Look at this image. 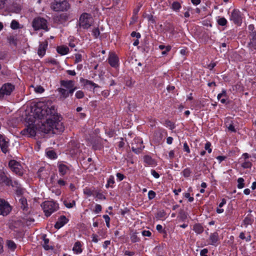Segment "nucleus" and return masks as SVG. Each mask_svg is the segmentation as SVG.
Segmentation results:
<instances>
[{
	"mask_svg": "<svg viewBox=\"0 0 256 256\" xmlns=\"http://www.w3.org/2000/svg\"><path fill=\"white\" fill-rule=\"evenodd\" d=\"M57 184L60 186H64L66 184V182L62 178H59L57 181Z\"/></svg>",
	"mask_w": 256,
	"mask_h": 256,
	"instance_id": "42",
	"label": "nucleus"
},
{
	"mask_svg": "<svg viewBox=\"0 0 256 256\" xmlns=\"http://www.w3.org/2000/svg\"><path fill=\"white\" fill-rule=\"evenodd\" d=\"M156 196V193L153 190H150L148 192V197L150 200L153 199Z\"/></svg>",
	"mask_w": 256,
	"mask_h": 256,
	"instance_id": "50",
	"label": "nucleus"
},
{
	"mask_svg": "<svg viewBox=\"0 0 256 256\" xmlns=\"http://www.w3.org/2000/svg\"><path fill=\"white\" fill-rule=\"evenodd\" d=\"M19 202L21 205V208L24 210H25L27 208L28 205L26 200L25 198L22 197L19 199Z\"/></svg>",
	"mask_w": 256,
	"mask_h": 256,
	"instance_id": "26",
	"label": "nucleus"
},
{
	"mask_svg": "<svg viewBox=\"0 0 256 256\" xmlns=\"http://www.w3.org/2000/svg\"><path fill=\"white\" fill-rule=\"evenodd\" d=\"M47 156L52 159H54L57 158V155L54 151L52 150H48L46 152Z\"/></svg>",
	"mask_w": 256,
	"mask_h": 256,
	"instance_id": "28",
	"label": "nucleus"
},
{
	"mask_svg": "<svg viewBox=\"0 0 256 256\" xmlns=\"http://www.w3.org/2000/svg\"><path fill=\"white\" fill-rule=\"evenodd\" d=\"M57 166L59 174L61 176L69 174L71 172V166L70 164L58 162Z\"/></svg>",
	"mask_w": 256,
	"mask_h": 256,
	"instance_id": "9",
	"label": "nucleus"
},
{
	"mask_svg": "<svg viewBox=\"0 0 256 256\" xmlns=\"http://www.w3.org/2000/svg\"><path fill=\"white\" fill-rule=\"evenodd\" d=\"M9 140L3 136L0 135V148L2 151L6 154L8 151Z\"/></svg>",
	"mask_w": 256,
	"mask_h": 256,
	"instance_id": "13",
	"label": "nucleus"
},
{
	"mask_svg": "<svg viewBox=\"0 0 256 256\" xmlns=\"http://www.w3.org/2000/svg\"><path fill=\"white\" fill-rule=\"evenodd\" d=\"M12 210V207L9 203L4 200L0 198V215L6 216Z\"/></svg>",
	"mask_w": 256,
	"mask_h": 256,
	"instance_id": "8",
	"label": "nucleus"
},
{
	"mask_svg": "<svg viewBox=\"0 0 256 256\" xmlns=\"http://www.w3.org/2000/svg\"><path fill=\"white\" fill-rule=\"evenodd\" d=\"M158 48L160 50H162V56H166L168 52L170 50L172 47L170 46H165L164 44H160L158 46Z\"/></svg>",
	"mask_w": 256,
	"mask_h": 256,
	"instance_id": "21",
	"label": "nucleus"
},
{
	"mask_svg": "<svg viewBox=\"0 0 256 256\" xmlns=\"http://www.w3.org/2000/svg\"><path fill=\"white\" fill-rule=\"evenodd\" d=\"M60 84L64 88L70 90V92H74L76 89L74 82L72 80H61Z\"/></svg>",
	"mask_w": 256,
	"mask_h": 256,
	"instance_id": "11",
	"label": "nucleus"
},
{
	"mask_svg": "<svg viewBox=\"0 0 256 256\" xmlns=\"http://www.w3.org/2000/svg\"><path fill=\"white\" fill-rule=\"evenodd\" d=\"M151 174L152 176L156 178H158L160 177L159 174L154 170H152Z\"/></svg>",
	"mask_w": 256,
	"mask_h": 256,
	"instance_id": "56",
	"label": "nucleus"
},
{
	"mask_svg": "<svg viewBox=\"0 0 256 256\" xmlns=\"http://www.w3.org/2000/svg\"><path fill=\"white\" fill-rule=\"evenodd\" d=\"M70 4L67 0H54L50 4V8L54 12H65L70 8Z\"/></svg>",
	"mask_w": 256,
	"mask_h": 256,
	"instance_id": "2",
	"label": "nucleus"
},
{
	"mask_svg": "<svg viewBox=\"0 0 256 256\" xmlns=\"http://www.w3.org/2000/svg\"><path fill=\"white\" fill-rule=\"evenodd\" d=\"M84 194L88 196H91L93 195V190H92L91 189L86 188L84 189Z\"/></svg>",
	"mask_w": 256,
	"mask_h": 256,
	"instance_id": "36",
	"label": "nucleus"
},
{
	"mask_svg": "<svg viewBox=\"0 0 256 256\" xmlns=\"http://www.w3.org/2000/svg\"><path fill=\"white\" fill-rule=\"evenodd\" d=\"M7 246L8 248L12 250H14L16 248V244L15 243L10 240L7 241Z\"/></svg>",
	"mask_w": 256,
	"mask_h": 256,
	"instance_id": "35",
	"label": "nucleus"
},
{
	"mask_svg": "<svg viewBox=\"0 0 256 256\" xmlns=\"http://www.w3.org/2000/svg\"><path fill=\"white\" fill-rule=\"evenodd\" d=\"M92 34L96 38H98L100 34V31L98 28H94L92 30Z\"/></svg>",
	"mask_w": 256,
	"mask_h": 256,
	"instance_id": "45",
	"label": "nucleus"
},
{
	"mask_svg": "<svg viewBox=\"0 0 256 256\" xmlns=\"http://www.w3.org/2000/svg\"><path fill=\"white\" fill-rule=\"evenodd\" d=\"M82 60V56L80 54H75V62L78 63Z\"/></svg>",
	"mask_w": 256,
	"mask_h": 256,
	"instance_id": "48",
	"label": "nucleus"
},
{
	"mask_svg": "<svg viewBox=\"0 0 256 256\" xmlns=\"http://www.w3.org/2000/svg\"><path fill=\"white\" fill-rule=\"evenodd\" d=\"M134 142H139L140 146H135L134 143L132 144V149L133 152H134L136 154H138L140 152V151L144 148V146H142V142L140 140H135Z\"/></svg>",
	"mask_w": 256,
	"mask_h": 256,
	"instance_id": "18",
	"label": "nucleus"
},
{
	"mask_svg": "<svg viewBox=\"0 0 256 256\" xmlns=\"http://www.w3.org/2000/svg\"><path fill=\"white\" fill-rule=\"evenodd\" d=\"M244 180L242 178L238 179V188L240 189L242 188L244 186Z\"/></svg>",
	"mask_w": 256,
	"mask_h": 256,
	"instance_id": "31",
	"label": "nucleus"
},
{
	"mask_svg": "<svg viewBox=\"0 0 256 256\" xmlns=\"http://www.w3.org/2000/svg\"><path fill=\"white\" fill-rule=\"evenodd\" d=\"M32 26L35 30L42 29L48 30L47 21L46 19L38 17L34 19L32 23Z\"/></svg>",
	"mask_w": 256,
	"mask_h": 256,
	"instance_id": "5",
	"label": "nucleus"
},
{
	"mask_svg": "<svg viewBox=\"0 0 256 256\" xmlns=\"http://www.w3.org/2000/svg\"><path fill=\"white\" fill-rule=\"evenodd\" d=\"M252 223V220L248 216H246L245 218L243 221V224L245 227H247V226L249 224H250Z\"/></svg>",
	"mask_w": 256,
	"mask_h": 256,
	"instance_id": "33",
	"label": "nucleus"
},
{
	"mask_svg": "<svg viewBox=\"0 0 256 256\" xmlns=\"http://www.w3.org/2000/svg\"><path fill=\"white\" fill-rule=\"evenodd\" d=\"M72 250L76 254H80L82 252V244L80 242L78 241L74 243Z\"/></svg>",
	"mask_w": 256,
	"mask_h": 256,
	"instance_id": "19",
	"label": "nucleus"
},
{
	"mask_svg": "<svg viewBox=\"0 0 256 256\" xmlns=\"http://www.w3.org/2000/svg\"><path fill=\"white\" fill-rule=\"evenodd\" d=\"M144 162L148 164H152L153 163L152 159L149 156H146L144 158Z\"/></svg>",
	"mask_w": 256,
	"mask_h": 256,
	"instance_id": "43",
	"label": "nucleus"
},
{
	"mask_svg": "<svg viewBox=\"0 0 256 256\" xmlns=\"http://www.w3.org/2000/svg\"><path fill=\"white\" fill-rule=\"evenodd\" d=\"M68 222V219L64 216H60L58 220L54 227L57 229H59L63 226Z\"/></svg>",
	"mask_w": 256,
	"mask_h": 256,
	"instance_id": "15",
	"label": "nucleus"
},
{
	"mask_svg": "<svg viewBox=\"0 0 256 256\" xmlns=\"http://www.w3.org/2000/svg\"><path fill=\"white\" fill-rule=\"evenodd\" d=\"M174 156V150H170L168 153V157L172 159Z\"/></svg>",
	"mask_w": 256,
	"mask_h": 256,
	"instance_id": "61",
	"label": "nucleus"
},
{
	"mask_svg": "<svg viewBox=\"0 0 256 256\" xmlns=\"http://www.w3.org/2000/svg\"><path fill=\"white\" fill-rule=\"evenodd\" d=\"M46 119V122L40 126V130L46 134L62 132L64 126L56 114L54 107L50 102H40L30 107V112L26 118L29 126L22 130L21 134L28 136H34L36 134L33 124H38L37 120Z\"/></svg>",
	"mask_w": 256,
	"mask_h": 256,
	"instance_id": "1",
	"label": "nucleus"
},
{
	"mask_svg": "<svg viewBox=\"0 0 256 256\" xmlns=\"http://www.w3.org/2000/svg\"><path fill=\"white\" fill-rule=\"evenodd\" d=\"M218 23L219 25L220 26H224L226 24H227V20H226L224 18V17H222V18H220L218 20Z\"/></svg>",
	"mask_w": 256,
	"mask_h": 256,
	"instance_id": "32",
	"label": "nucleus"
},
{
	"mask_svg": "<svg viewBox=\"0 0 256 256\" xmlns=\"http://www.w3.org/2000/svg\"><path fill=\"white\" fill-rule=\"evenodd\" d=\"M58 20L60 22H62L64 21H66L68 19V16L66 13H63L59 15L58 16Z\"/></svg>",
	"mask_w": 256,
	"mask_h": 256,
	"instance_id": "27",
	"label": "nucleus"
},
{
	"mask_svg": "<svg viewBox=\"0 0 256 256\" xmlns=\"http://www.w3.org/2000/svg\"><path fill=\"white\" fill-rule=\"evenodd\" d=\"M108 62L114 68H116L118 66V58L116 55L114 53L110 54L108 57Z\"/></svg>",
	"mask_w": 256,
	"mask_h": 256,
	"instance_id": "14",
	"label": "nucleus"
},
{
	"mask_svg": "<svg viewBox=\"0 0 256 256\" xmlns=\"http://www.w3.org/2000/svg\"><path fill=\"white\" fill-rule=\"evenodd\" d=\"M48 46V42H45L40 44L38 50V54L39 56L42 57L46 54V48Z\"/></svg>",
	"mask_w": 256,
	"mask_h": 256,
	"instance_id": "16",
	"label": "nucleus"
},
{
	"mask_svg": "<svg viewBox=\"0 0 256 256\" xmlns=\"http://www.w3.org/2000/svg\"><path fill=\"white\" fill-rule=\"evenodd\" d=\"M181 8L180 4L178 2H174L172 4V8L174 10L177 11Z\"/></svg>",
	"mask_w": 256,
	"mask_h": 256,
	"instance_id": "29",
	"label": "nucleus"
},
{
	"mask_svg": "<svg viewBox=\"0 0 256 256\" xmlns=\"http://www.w3.org/2000/svg\"><path fill=\"white\" fill-rule=\"evenodd\" d=\"M182 175L188 178L192 174V170L190 168H186L182 172Z\"/></svg>",
	"mask_w": 256,
	"mask_h": 256,
	"instance_id": "30",
	"label": "nucleus"
},
{
	"mask_svg": "<svg viewBox=\"0 0 256 256\" xmlns=\"http://www.w3.org/2000/svg\"><path fill=\"white\" fill-rule=\"evenodd\" d=\"M114 183V178L112 176L110 177L108 180V182L106 187L111 186L112 184Z\"/></svg>",
	"mask_w": 256,
	"mask_h": 256,
	"instance_id": "41",
	"label": "nucleus"
},
{
	"mask_svg": "<svg viewBox=\"0 0 256 256\" xmlns=\"http://www.w3.org/2000/svg\"><path fill=\"white\" fill-rule=\"evenodd\" d=\"M242 166L244 168H250L252 166V163L246 160L242 163Z\"/></svg>",
	"mask_w": 256,
	"mask_h": 256,
	"instance_id": "40",
	"label": "nucleus"
},
{
	"mask_svg": "<svg viewBox=\"0 0 256 256\" xmlns=\"http://www.w3.org/2000/svg\"><path fill=\"white\" fill-rule=\"evenodd\" d=\"M226 124L227 128L229 130L232 132H235L236 131L233 124H228V122H226Z\"/></svg>",
	"mask_w": 256,
	"mask_h": 256,
	"instance_id": "39",
	"label": "nucleus"
},
{
	"mask_svg": "<svg viewBox=\"0 0 256 256\" xmlns=\"http://www.w3.org/2000/svg\"><path fill=\"white\" fill-rule=\"evenodd\" d=\"M58 91L60 94V97L63 98H66L69 95H72L74 92H70V90L66 89L64 88H58Z\"/></svg>",
	"mask_w": 256,
	"mask_h": 256,
	"instance_id": "17",
	"label": "nucleus"
},
{
	"mask_svg": "<svg viewBox=\"0 0 256 256\" xmlns=\"http://www.w3.org/2000/svg\"><path fill=\"white\" fill-rule=\"evenodd\" d=\"M208 250L206 248H204L200 251V254L201 256H207L206 254Z\"/></svg>",
	"mask_w": 256,
	"mask_h": 256,
	"instance_id": "58",
	"label": "nucleus"
},
{
	"mask_svg": "<svg viewBox=\"0 0 256 256\" xmlns=\"http://www.w3.org/2000/svg\"><path fill=\"white\" fill-rule=\"evenodd\" d=\"M102 210V206L100 204H96L95 206L94 212L96 214L99 213Z\"/></svg>",
	"mask_w": 256,
	"mask_h": 256,
	"instance_id": "52",
	"label": "nucleus"
},
{
	"mask_svg": "<svg viewBox=\"0 0 256 256\" xmlns=\"http://www.w3.org/2000/svg\"><path fill=\"white\" fill-rule=\"evenodd\" d=\"M76 96L77 98H82L84 96V93L82 90H78L76 93Z\"/></svg>",
	"mask_w": 256,
	"mask_h": 256,
	"instance_id": "44",
	"label": "nucleus"
},
{
	"mask_svg": "<svg viewBox=\"0 0 256 256\" xmlns=\"http://www.w3.org/2000/svg\"><path fill=\"white\" fill-rule=\"evenodd\" d=\"M173 140V138L172 137H168L166 139V142L168 144H172Z\"/></svg>",
	"mask_w": 256,
	"mask_h": 256,
	"instance_id": "64",
	"label": "nucleus"
},
{
	"mask_svg": "<svg viewBox=\"0 0 256 256\" xmlns=\"http://www.w3.org/2000/svg\"><path fill=\"white\" fill-rule=\"evenodd\" d=\"M239 237L242 240H244L246 242H250L251 240V236L250 234H248L246 236L244 232L240 233Z\"/></svg>",
	"mask_w": 256,
	"mask_h": 256,
	"instance_id": "25",
	"label": "nucleus"
},
{
	"mask_svg": "<svg viewBox=\"0 0 256 256\" xmlns=\"http://www.w3.org/2000/svg\"><path fill=\"white\" fill-rule=\"evenodd\" d=\"M226 96V92L224 90H223L222 93L219 94L218 95V99L220 100L222 97H225Z\"/></svg>",
	"mask_w": 256,
	"mask_h": 256,
	"instance_id": "57",
	"label": "nucleus"
},
{
	"mask_svg": "<svg viewBox=\"0 0 256 256\" xmlns=\"http://www.w3.org/2000/svg\"><path fill=\"white\" fill-rule=\"evenodd\" d=\"M230 20L235 24L240 25L242 22V16L240 12L238 10H233L230 16Z\"/></svg>",
	"mask_w": 256,
	"mask_h": 256,
	"instance_id": "10",
	"label": "nucleus"
},
{
	"mask_svg": "<svg viewBox=\"0 0 256 256\" xmlns=\"http://www.w3.org/2000/svg\"><path fill=\"white\" fill-rule=\"evenodd\" d=\"M184 151H186V152H187L188 153H190V148L187 144L186 142H184Z\"/></svg>",
	"mask_w": 256,
	"mask_h": 256,
	"instance_id": "55",
	"label": "nucleus"
},
{
	"mask_svg": "<svg viewBox=\"0 0 256 256\" xmlns=\"http://www.w3.org/2000/svg\"><path fill=\"white\" fill-rule=\"evenodd\" d=\"M26 222L27 224H30L34 222V218H26Z\"/></svg>",
	"mask_w": 256,
	"mask_h": 256,
	"instance_id": "60",
	"label": "nucleus"
},
{
	"mask_svg": "<svg viewBox=\"0 0 256 256\" xmlns=\"http://www.w3.org/2000/svg\"><path fill=\"white\" fill-rule=\"evenodd\" d=\"M34 91L37 93L41 94L44 92V88L41 86H37L34 88Z\"/></svg>",
	"mask_w": 256,
	"mask_h": 256,
	"instance_id": "46",
	"label": "nucleus"
},
{
	"mask_svg": "<svg viewBox=\"0 0 256 256\" xmlns=\"http://www.w3.org/2000/svg\"><path fill=\"white\" fill-rule=\"evenodd\" d=\"M42 239H43V243H42V246L46 250H48L50 249L51 246L48 244L49 242V240L46 238V234H44L42 236Z\"/></svg>",
	"mask_w": 256,
	"mask_h": 256,
	"instance_id": "23",
	"label": "nucleus"
},
{
	"mask_svg": "<svg viewBox=\"0 0 256 256\" xmlns=\"http://www.w3.org/2000/svg\"><path fill=\"white\" fill-rule=\"evenodd\" d=\"M93 23V18L88 14L84 13L80 17L78 24L80 28L88 30L92 25Z\"/></svg>",
	"mask_w": 256,
	"mask_h": 256,
	"instance_id": "3",
	"label": "nucleus"
},
{
	"mask_svg": "<svg viewBox=\"0 0 256 256\" xmlns=\"http://www.w3.org/2000/svg\"><path fill=\"white\" fill-rule=\"evenodd\" d=\"M92 241L94 242H97L98 241V236L96 234H93L92 236Z\"/></svg>",
	"mask_w": 256,
	"mask_h": 256,
	"instance_id": "62",
	"label": "nucleus"
},
{
	"mask_svg": "<svg viewBox=\"0 0 256 256\" xmlns=\"http://www.w3.org/2000/svg\"><path fill=\"white\" fill-rule=\"evenodd\" d=\"M131 36L132 37H136L138 39L140 38V34L136 32H132L131 34Z\"/></svg>",
	"mask_w": 256,
	"mask_h": 256,
	"instance_id": "53",
	"label": "nucleus"
},
{
	"mask_svg": "<svg viewBox=\"0 0 256 256\" xmlns=\"http://www.w3.org/2000/svg\"><path fill=\"white\" fill-rule=\"evenodd\" d=\"M64 206L68 208H72L75 206L76 205V202L74 200H72L71 202H68L67 201L64 202Z\"/></svg>",
	"mask_w": 256,
	"mask_h": 256,
	"instance_id": "38",
	"label": "nucleus"
},
{
	"mask_svg": "<svg viewBox=\"0 0 256 256\" xmlns=\"http://www.w3.org/2000/svg\"><path fill=\"white\" fill-rule=\"evenodd\" d=\"M56 50L60 54L65 55L68 52L69 49L67 46H58Z\"/></svg>",
	"mask_w": 256,
	"mask_h": 256,
	"instance_id": "22",
	"label": "nucleus"
},
{
	"mask_svg": "<svg viewBox=\"0 0 256 256\" xmlns=\"http://www.w3.org/2000/svg\"><path fill=\"white\" fill-rule=\"evenodd\" d=\"M0 181L5 183L6 185H11L14 186L16 185L18 188H20L19 184L17 182H14V183L12 182V180L8 178L4 173V172L0 170Z\"/></svg>",
	"mask_w": 256,
	"mask_h": 256,
	"instance_id": "12",
	"label": "nucleus"
},
{
	"mask_svg": "<svg viewBox=\"0 0 256 256\" xmlns=\"http://www.w3.org/2000/svg\"><path fill=\"white\" fill-rule=\"evenodd\" d=\"M218 234L216 232L211 234L210 236V244L216 245L218 241Z\"/></svg>",
	"mask_w": 256,
	"mask_h": 256,
	"instance_id": "20",
	"label": "nucleus"
},
{
	"mask_svg": "<svg viewBox=\"0 0 256 256\" xmlns=\"http://www.w3.org/2000/svg\"><path fill=\"white\" fill-rule=\"evenodd\" d=\"M76 42H77L76 40L70 38V42H69V46H70L71 48H74Z\"/></svg>",
	"mask_w": 256,
	"mask_h": 256,
	"instance_id": "47",
	"label": "nucleus"
},
{
	"mask_svg": "<svg viewBox=\"0 0 256 256\" xmlns=\"http://www.w3.org/2000/svg\"><path fill=\"white\" fill-rule=\"evenodd\" d=\"M95 197L100 199V200H105L106 197L102 193L97 192L96 194Z\"/></svg>",
	"mask_w": 256,
	"mask_h": 256,
	"instance_id": "51",
	"label": "nucleus"
},
{
	"mask_svg": "<svg viewBox=\"0 0 256 256\" xmlns=\"http://www.w3.org/2000/svg\"><path fill=\"white\" fill-rule=\"evenodd\" d=\"M10 27L13 30L18 29L19 28V23L16 20H12Z\"/></svg>",
	"mask_w": 256,
	"mask_h": 256,
	"instance_id": "37",
	"label": "nucleus"
},
{
	"mask_svg": "<svg viewBox=\"0 0 256 256\" xmlns=\"http://www.w3.org/2000/svg\"><path fill=\"white\" fill-rule=\"evenodd\" d=\"M210 146H211V144L210 142H207L206 144H205V146H204V148H205V150H208V153H211L212 150V148H210Z\"/></svg>",
	"mask_w": 256,
	"mask_h": 256,
	"instance_id": "49",
	"label": "nucleus"
},
{
	"mask_svg": "<svg viewBox=\"0 0 256 256\" xmlns=\"http://www.w3.org/2000/svg\"><path fill=\"white\" fill-rule=\"evenodd\" d=\"M142 234L144 236H150L151 235V232L148 230H144L142 232Z\"/></svg>",
	"mask_w": 256,
	"mask_h": 256,
	"instance_id": "63",
	"label": "nucleus"
},
{
	"mask_svg": "<svg viewBox=\"0 0 256 256\" xmlns=\"http://www.w3.org/2000/svg\"><path fill=\"white\" fill-rule=\"evenodd\" d=\"M42 206L46 216H50L58 208V204L52 201L44 202L42 204Z\"/></svg>",
	"mask_w": 256,
	"mask_h": 256,
	"instance_id": "4",
	"label": "nucleus"
},
{
	"mask_svg": "<svg viewBox=\"0 0 256 256\" xmlns=\"http://www.w3.org/2000/svg\"><path fill=\"white\" fill-rule=\"evenodd\" d=\"M84 84L86 86H90L94 87V88H96L99 87V86L97 84L94 83V82H92V81L88 80H85Z\"/></svg>",
	"mask_w": 256,
	"mask_h": 256,
	"instance_id": "34",
	"label": "nucleus"
},
{
	"mask_svg": "<svg viewBox=\"0 0 256 256\" xmlns=\"http://www.w3.org/2000/svg\"><path fill=\"white\" fill-rule=\"evenodd\" d=\"M184 196L188 199L189 202H192L194 200V198L190 196V193L186 192L184 194Z\"/></svg>",
	"mask_w": 256,
	"mask_h": 256,
	"instance_id": "54",
	"label": "nucleus"
},
{
	"mask_svg": "<svg viewBox=\"0 0 256 256\" xmlns=\"http://www.w3.org/2000/svg\"><path fill=\"white\" fill-rule=\"evenodd\" d=\"M14 86L10 83H6L0 88V98L9 96L14 90Z\"/></svg>",
	"mask_w": 256,
	"mask_h": 256,
	"instance_id": "6",
	"label": "nucleus"
},
{
	"mask_svg": "<svg viewBox=\"0 0 256 256\" xmlns=\"http://www.w3.org/2000/svg\"><path fill=\"white\" fill-rule=\"evenodd\" d=\"M47 63L52 65H56L58 64V62L55 59H50L47 62Z\"/></svg>",
	"mask_w": 256,
	"mask_h": 256,
	"instance_id": "59",
	"label": "nucleus"
},
{
	"mask_svg": "<svg viewBox=\"0 0 256 256\" xmlns=\"http://www.w3.org/2000/svg\"><path fill=\"white\" fill-rule=\"evenodd\" d=\"M193 230L198 234H202L204 231L203 227L200 224H196L194 226Z\"/></svg>",
	"mask_w": 256,
	"mask_h": 256,
	"instance_id": "24",
	"label": "nucleus"
},
{
	"mask_svg": "<svg viewBox=\"0 0 256 256\" xmlns=\"http://www.w3.org/2000/svg\"><path fill=\"white\" fill-rule=\"evenodd\" d=\"M10 170L16 174L18 176H22L24 173L23 168L20 164L15 160H11L8 164Z\"/></svg>",
	"mask_w": 256,
	"mask_h": 256,
	"instance_id": "7",
	"label": "nucleus"
}]
</instances>
